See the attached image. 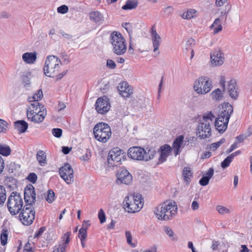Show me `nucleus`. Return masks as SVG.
Masks as SVG:
<instances>
[{
	"label": "nucleus",
	"mask_w": 252,
	"mask_h": 252,
	"mask_svg": "<svg viewBox=\"0 0 252 252\" xmlns=\"http://www.w3.org/2000/svg\"><path fill=\"white\" fill-rule=\"evenodd\" d=\"M24 199L26 204L19 215L21 221L24 225L32 224L35 219V211L32 206L34 203L36 193L34 188L32 185H28L25 189Z\"/></svg>",
	"instance_id": "f257e3e1"
},
{
	"label": "nucleus",
	"mask_w": 252,
	"mask_h": 252,
	"mask_svg": "<svg viewBox=\"0 0 252 252\" xmlns=\"http://www.w3.org/2000/svg\"><path fill=\"white\" fill-rule=\"evenodd\" d=\"M233 107L228 103L222 105L218 117L214 120V123L216 129L220 133H223L227 128L231 115L233 112Z\"/></svg>",
	"instance_id": "f03ea898"
},
{
	"label": "nucleus",
	"mask_w": 252,
	"mask_h": 252,
	"mask_svg": "<svg viewBox=\"0 0 252 252\" xmlns=\"http://www.w3.org/2000/svg\"><path fill=\"white\" fill-rule=\"evenodd\" d=\"M215 116L211 112L205 113L199 120L197 134L200 138L205 139L211 135V126L214 124Z\"/></svg>",
	"instance_id": "7ed1b4c3"
},
{
	"label": "nucleus",
	"mask_w": 252,
	"mask_h": 252,
	"mask_svg": "<svg viewBox=\"0 0 252 252\" xmlns=\"http://www.w3.org/2000/svg\"><path fill=\"white\" fill-rule=\"evenodd\" d=\"M177 206L175 202L166 201L158 205L155 213L159 220H170L177 214Z\"/></svg>",
	"instance_id": "20e7f679"
},
{
	"label": "nucleus",
	"mask_w": 252,
	"mask_h": 252,
	"mask_svg": "<svg viewBox=\"0 0 252 252\" xmlns=\"http://www.w3.org/2000/svg\"><path fill=\"white\" fill-rule=\"evenodd\" d=\"M47 115L45 107L39 102L30 103L27 110V116L29 120L34 123L42 122Z\"/></svg>",
	"instance_id": "39448f33"
},
{
	"label": "nucleus",
	"mask_w": 252,
	"mask_h": 252,
	"mask_svg": "<svg viewBox=\"0 0 252 252\" xmlns=\"http://www.w3.org/2000/svg\"><path fill=\"white\" fill-rule=\"evenodd\" d=\"M123 204L125 209L128 213L139 212L143 206V201L140 194L134 193L127 195L125 199Z\"/></svg>",
	"instance_id": "423d86ee"
},
{
	"label": "nucleus",
	"mask_w": 252,
	"mask_h": 252,
	"mask_svg": "<svg viewBox=\"0 0 252 252\" xmlns=\"http://www.w3.org/2000/svg\"><path fill=\"white\" fill-rule=\"evenodd\" d=\"M156 154L155 150H149L147 153L145 149L141 147L135 146L130 148L128 150V157L135 160L147 161L153 159Z\"/></svg>",
	"instance_id": "0eeeda50"
},
{
	"label": "nucleus",
	"mask_w": 252,
	"mask_h": 252,
	"mask_svg": "<svg viewBox=\"0 0 252 252\" xmlns=\"http://www.w3.org/2000/svg\"><path fill=\"white\" fill-rule=\"evenodd\" d=\"M62 63L56 56L49 55L46 57L43 68L44 74L49 77H53L59 72Z\"/></svg>",
	"instance_id": "6e6552de"
},
{
	"label": "nucleus",
	"mask_w": 252,
	"mask_h": 252,
	"mask_svg": "<svg viewBox=\"0 0 252 252\" xmlns=\"http://www.w3.org/2000/svg\"><path fill=\"white\" fill-rule=\"evenodd\" d=\"M110 42L115 54L121 55L126 52L127 49L126 44L124 37L120 32H112L110 37Z\"/></svg>",
	"instance_id": "1a4fd4ad"
},
{
	"label": "nucleus",
	"mask_w": 252,
	"mask_h": 252,
	"mask_svg": "<svg viewBox=\"0 0 252 252\" xmlns=\"http://www.w3.org/2000/svg\"><path fill=\"white\" fill-rule=\"evenodd\" d=\"M94 138L99 142L106 143L111 136L109 126L104 123H99L94 127Z\"/></svg>",
	"instance_id": "9d476101"
},
{
	"label": "nucleus",
	"mask_w": 252,
	"mask_h": 252,
	"mask_svg": "<svg viewBox=\"0 0 252 252\" xmlns=\"http://www.w3.org/2000/svg\"><path fill=\"white\" fill-rule=\"evenodd\" d=\"M7 205L12 215L18 214L23 206V201L21 195L12 192L8 198Z\"/></svg>",
	"instance_id": "9b49d317"
},
{
	"label": "nucleus",
	"mask_w": 252,
	"mask_h": 252,
	"mask_svg": "<svg viewBox=\"0 0 252 252\" xmlns=\"http://www.w3.org/2000/svg\"><path fill=\"white\" fill-rule=\"evenodd\" d=\"M125 157L124 152L118 147L111 149L107 158L108 164L109 167L114 168L121 164L122 160Z\"/></svg>",
	"instance_id": "f8f14e48"
},
{
	"label": "nucleus",
	"mask_w": 252,
	"mask_h": 252,
	"mask_svg": "<svg viewBox=\"0 0 252 252\" xmlns=\"http://www.w3.org/2000/svg\"><path fill=\"white\" fill-rule=\"evenodd\" d=\"M212 88V82L206 77H201L194 83L193 89L198 94H204L209 93Z\"/></svg>",
	"instance_id": "ddd939ff"
},
{
	"label": "nucleus",
	"mask_w": 252,
	"mask_h": 252,
	"mask_svg": "<svg viewBox=\"0 0 252 252\" xmlns=\"http://www.w3.org/2000/svg\"><path fill=\"white\" fill-rule=\"evenodd\" d=\"M225 78L224 76H221L220 83L222 87L223 91L227 90L229 95L233 98H236L238 94V88L236 86V81L231 79L228 82L227 87H225Z\"/></svg>",
	"instance_id": "4468645a"
},
{
	"label": "nucleus",
	"mask_w": 252,
	"mask_h": 252,
	"mask_svg": "<svg viewBox=\"0 0 252 252\" xmlns=\"http://www.w3.org/2000/svg\"><path fill=\"white\" fill-rule=\"evenodd\" d=\"M61 177L67 184H71L74 181V172L71 165L68 163L65 164L59 169Z\"/></svg>",
	"instance_id": "2eb2a0df"
},
{
	"label": "nucleus",
	"mask_w": 252,
	"mask_h": 252,
	"mask_svg": "<svg viewBox=\"0 0 252 252\" xmlns=\"http://www.w3.org/2000/svg\"><path fill=\"white\" fill-rule=\"evenodd\" d=\"M110 108L109 99L106 96L99 97L95 103L96 112L100 114L106 113Z\"/></svg>",
	"instance_id": "dca6fc26"
},
{
	"label": "nucleus",
	"mask_w": 252,
	"mask_h": 252,
	"mask_svg": "<svg viewBox=\"0 0 252 252\" xmlns=\"http://www.w3.org/2000/svg\"><path fill=\"white\" fill-rule=\"evenodd\" d=\"M117 183L129 185L132 181V176L131 174L125 168H122L118 171L117 174Z\"/></svg>",
	"instance_id": "f3484780"
},
{
	"label": "nucleus",
	"mask_w": 252,
	"mask_h": 252,
	"mask_svg": "<svg viewBox=\"0 0 252 252\" xmlns=\"http://www.w3.org/2000/svg\"><path fill=\"white\" fill-rule=\"evenodd\" d=\"M151 38L153 46L154 47L153 53L154 54L153 55V56L157 57L159 54L158 48L161 42V37L157 32L156 29L154 27L152 28Z\"/></svg>",
	"instance_id": "a211bd4d"
},
{
	"label": "nucleus",
	"mask_w": 252,
	"mask_h": 252,
	"mask_svg": "<svg viewBox=\"0 0 252 252\" xmlns=\"http://www.w3.org/2000/svg\"><path fill=\"white\" fill-rule=\"evenodd\" d=\"M211 63L213 66L221 65L224 62L223 54L220 50H216L210 54Z\"/></svg>",
	"instance_id": "6ab92c4d"
},
{
	"label": "nucleus",
	"mask_w": 252,
	"mask_h": 252,
	"mask_svg": "<svg viewBox=\"0 0 252 252\" xmlns=\"http://www.w3.org/2000/svg\"><path fill=\"white\" fill-rule=\"evenodd\" d=\"M172 150V148L168 144L161 146L158 151L159 157L158 163L160 164L165 162L169 156Z\"/></svg>",
	"instance_id": "aec40b11"
},
{
	"label": "nucleus",
	"mask_w": 252,
	"mask_h": 252,
	"mask_svg": "<svg viewBox=\"0 0 252 252\" xmlns=\"http://www.w3.org/2000/svg\"><path fill=\"white\" fill-rule=\"evenodd\" d=\"M118 90L120 94L124 97H128L132 93V89L126 82H123L119 84Z\"/></svg>",
	"instance_id": "412c9836"
},
{
	"label": "nucleus",
	"mask_w": 252,
	"mask_h": 252,
	"mask_svg": "<svg viewBox=\"0 0 252 252\" xmlns=\"http://www.w3.org/2000/svg\"><path fill=\"white\" fill-rule=\"evenodd\" d=\"M183 141L184 136L183 135L179 136L173 141L172 147L175 156L180 153V149L183 146Z\"/></svg>",
	"instance_id": "4be33fe9"
},
{
	"label": "nucleus",
	"mask_w": 252,
	"mask_h": 252,
	"mask_svg": "<svg viewBox=\"0 0 252 252\" xmlns=\"http://www.w3.org/2000/svg\"><path fill=\"white\" fill-rule=\"evenodd\" d=\"M90 19L96 24H102L104 21V17L102 13L98 11H94L90 13Z\"/></svg>",
	"instance_id": "5701e85b"
},
{
	"label": "nucleus",
	"mask_w": 252,
	"mask_h": 252,
	"mask_svg": "<svg viewBox=\"0 0 252 252\" xmlns=\"http://www.w3.org/2000/svg\"><path fill=\"white\" fill-rule=\"evenodd\" d=\"M22 59L26 63L32 64L36 60V53H25L22 55Z\"/></svg>",
	"instance_id": "b1692460"
},
{
	"label": "nucleus",
	"mask_w": 252,
	"mask_h": 252,
	"mask_svg": "<svg viewBox=\"0 0 252 252\" xmlns=\"http://www.w3.org/2000/svg\"><path fill=\"white\" fill-rule=\"evenodd\" d=\"M214 174V170L213 168H210L206 173L199 180V184L203 186L207 185L209 180L212 177Z\"/></svg>",
	"instance_id": "393cba45"
},
{
	"label": "nucleus",
	"mask_w": 252,
	"mask_h": 252,
	"mask_svg": "<svg viewBox=\"0 0 252 252\" xmlns=\"http://www.w3.org/2000/svg\"><path fill=\"white\" fill-rule=\"evenodd\" d=\"M15 128L19 133L25 132L28 127V123L23 120L16 121L14 123Z\"/></svg>",
	"instance_id": "a878e982"
},
{
	"label": "nucleus",
	"mask_w": 252,
	"mask_h": 252,
	"mask_svg": "<svg viewBox=\"0 0 252 252\" xmlns=\"http://www.w3.org/2000/svg\"><path fill=\"white\" fill-rule=\"evenodd\" d=\"M43 97V93L41 90H39L37 92L32 96H29L28 100L31 103H34L35 102H39L38 101L41 100Z\"/></svg>",
	"instance_id": "bb28decb"
},
{
	"label": "nucleus",
	"mask_w": 252,
	"mask_h": 252,
	"mask_svg": "<svg viewBox=\"0 0 252 252\" xmlns=\"http://www.w3.org/2000/svg\"><path fill=\"white\" fill-rule=\"evenodd\" d=\"M36 158L40 165L43 166L46 164V155L43 151L39 150L37 152Z\"/></svg>",
	"instance_id": "cd10ccee"
},
{
	"label": "nucleus",
	"mask_w": 252,
	"mask_h": 252,
	"mask_svg": "<svg viewBox=\"0 0 252 252\" xmlns=\"http://www.w3.org/2000/svg\"><path fill=\"white\" fill-rule=\"evenodd\" d=\"M137 0H127L125 5L122 6L124 10H131L137 6Z\"/></svg>",
	"instance_id": "c85d7f7f"
},
{
	"label": "nucleus",
	"mask_w": 252,
	"mask_h": 252,
	"mask_svg": "<svg viewBox=\"0 0 252 252\" xmlns=\"http://www.w3.org/2000/svg\"><path fill=\"white\" fill-rule=\"evenodd\" d=\"M211 96L213 100L220 101L223 98V93L220 89H216L212 92Z\"/></svg>",
	"instance_id": "c756f323"
},
{
	"label": "nucleus",
	"mask_w": 252,
	"mask_h": 252,
	"mask_svg": "<svg viewBox=\"0 0 252 252\" xmlns=\"http://www.w3.org/2000/svg\"><path fill=\"white\" fill-rule=\"evenodd\" d=\"M192 173L190 170V168L188 167H185L183 171V176L184 180L187 183H189L192 177Z\"/></svg>",
	"instance_id": "7c9ffc66"
},
{
	"label": "nucleus",
	"mask_w": 252,
	"mask_h": 252,
	"mask_svg": "<svg viewBox=\"0 0 252 252\" xmlns=\"http://www.w3.org/2000/svg\"><path fill=\"white\" fill-rule=\"evenodd\" d=\"M125 236L127 244L132 248H135L137 246L136 243L135 242V241H134L133 242L132 241V236L131 232L128 230L126 231L125 232Z\"/></svg>",
	"instance_id": "2f4dec72"
},
{
	"label": "nucleus",
	"mask_w": 252,
	"mask_h": 252,
	"mask_svg": "<svg viewBox=\"0 0 252 252\" xmlns=\"http://www.w3.org/2000/svg\"><path fill=\"white\" fill-rule=\"evenodd\" d=\"M11 153L9 146L0 144V154L4 156H8Z\"/></svg>",
	"instance_id": "473e14b6"
},
{
	"label": "nucleus",
	"mask_w": 252,
	"mask_h": 252,
	"mask_svg": "<svg viewBox=\"0 0 252 252\" xmlns=\"http://www.w3.org/2000/svg\"><path fill=\"white\" fill-rule=\"evenodd\" d=\"M45 230V227H40L38 231H36L34 233L33 237V243H36L38 245V241H39L40 236Z\"/></svg>",
	"instance_id": "72a5a7b5"
},
{
	"label": "nucleus",
	"mask_w": 252,
	"mask_h": 252,
	"mask_svg": "<svg viewBox=\"0 0 252 252\" xmlns=\"http://www.w3.org/2000/svg\"><path fill=\"white\" fill-rule=\"evenodd\" d=\"M196 11L194 9H189L185 12L182 14V17L184 19H189L193 18L195 14Z\"/></svg>",
	"instance_id": "f704fd0d"
},
{
	"label": "nucleus",
	"mask_w": 252,
	"mask_h": 252,
	"mask_svg": "<svg viewBox=\"0 0 252 252\" xmlns=\"http://www.w3.org/2000/svg\"><path fill=\"white\" fill-rule=\"evenodd\" d=\"M8 232L6 229H3L0 235L1 244L3 246L7 244Z\"/></svg>",
	"instance_id": "c9c22d12"
},
{
	"label": "nucleus",
	"mask_w": 252,
	"mask_h": 252,
	"mask_svg": "<svg viewBox=\"0 0 252 252\" xmlns=\"http://www.w3.org/2000/svg\"><path fill=\"white\" fill-rule=\"evenodd\" d=\"M216 210L220 214L222 215L229 214L230 212L229 209L221 205H218L216 207Z\"/></svg>",
	"instance_id": "e433bc0d"
},
{
	"label": "nucleus",
	"mask_w": 252,
	"mask_h": 252,
	"mask_svg": "<svg viewBox=\"0 0 252 252\" xmlns=\"http://www.w3.org/2000/svg\"><path fill=\"white\" fill-rule=\"evenodd\" d=\"M164 231L171 240L172 241L177 240V238L175 236L174 233L171 228L168 226H165L164 228Z\"/></svg>",
	"instance_id": "4c0bfd02"
},
{
	"label": "nucleus",
	"mask_w": 252,
	"mask_h": 252,
	"mask_svg": "<svg viewBox=\"0 0 252 252\" xmlns=\"http://www.w3.org/2000/svg\"><path fill=\"white\" fill-rule=\"evenodd\" d=\"M8 128V123L3 120L0 119V133H5Z\"/></svg>",
	"instance_id": "58836bf2"
},
{
	"label": "nucleus",
	"mask_w": 252,
	"mask_h": 252,
	"mask_svg": "<svg viewBox=\"0 0 252 252\" xmlns=\"http://www.w3.org/2000/svg\"><path fill=\"white\" fill-rule=\"evenodd\" d=\"M6 198L5 188L0 186V204L2 205L5 202Z\"/></svg>",
	"instance_id": "ea45409f"
},
{
	"label": "nucleus",
	"mask_w": 252,
	"mask_h": 252,
	"mask_svg": "<svg viewBox=\"0 0 252 252\" xmlns=\"http://www.w3.org/2000/svg\"><path fill=\"white\" fill-rule=\"evenodd\" d=\"M71 235V232H66L62 237V242L61 243L63 244H64L66 246L68 245L70 242V236Z\"/></svg>",
	"instance_id": "a19ab883"
},
{
	"label": "nucleus",
	"mask_w": 252,
	"mask_h": 252,
	"mask_svg": "<svg viewBox=\"0 0 252 252\" xmlns=\"http://www.w3.org/2000/svg\"><path fill=\"white\" fill-rule=\"evenodd\" d=\"M78 237L80 239H86L87 237V227H85V224L79 230Z\"/></svg>",
	"instance_id": "79ce46f5"
},
{
	"label": "nucleus",
	"mask_w": 252,
	"mask_h": 252,
	"mask_svg": "<svg viewBox=\"0 0 252 252\" xmlns=\"http://www.w3.org/2000/svg\"><path fill=\"white\" fill-rule=\"evenodd\" d=\"M225 141L224 138H222L219 141L212 143L210 147V150L214 151L216 150Z\"/></svg>",
	"instance_id": "37998d69"
},
{
	"label": "nucleus",
	"mask_w": 252,
	"mask_h": 252,
	"mask_svg": "<svg viewBox=\"0 0 252 252\" xmlns=\"http://www.w3.org/2000/svg\"><path fill=\"white\" fill-rule=\"evenodd\" d=\"M46 200L49 203H51L55 199V193L52 190H48L47 196L45 197Z\"/></svg>",
	"instance_id": "c03bdc74"
},
{
	"label": "nucleus",
	"mask_w": 252,
	"mask_h": 252,
	"mask_svg": "<svg viewBox=\"0 0 252 252\" xmlns=\"http://www.w3.org/2000/svg\"><path fill=\"white\" fill-rule=\"evenodd\" d=\"M67 246L60 243L58 246H55L53 248V252H66V248Z\"/></svg>",
	"instance_id": "a18cd8bd"
},
{
	"label": "nucleus",
	"mask_w": 252,
	"mask_h": 252,
	"mask_svg": "<svg viewBox=\"0 0 252 252\" xmlns=\"http://www.w3.org/2000/svg\"><path fill=\"white\" fill-rule=\"evenodd\" d=\"M232 160L233 159L231 158L229 156H228L221 163V167L224 169L228 167L230 163L232 162Z\"/></svg>",
	"instance_id": "49530a36"
},
{
	"label": "nucleus",
	"mask_w": 252,
	"mask_h": 252,
	"mask_svg": "<svg viewBox=\"0 0 252 252\" xmlns=\"http://www.w3.org/2000/svg\"><path fill=\"white\" fill-rule=\"evenodd\" d=\"M195 40L192 38H189L186 44V50L187 51L192 49V46L195 45Z\"/></svg>",
	"instance_id": "de8ad7c7"
},
{
	"label": "nucleus",
	"mask_w": 252,
	"mask_h": 252,
	"mask_svg": "<svg viewBox=\"0 0 252 252\" xmlns=\"http://www.w3.org/2000/svg\"><path fill=\"white\" fill-rule=\"evenodd\" d=\"M52 133L55 137L60 138L62 136L63 130L61 128H55L52 129Z\"/></svg>",
	"instance_id": "09e8293b"
},
{
	"label": "nucleus",
	"mask_w": 252,
	"mask_h": 252,
	"mask_svg": "<svg viewBox=\"0 0 252 252\" xmlns=\"http://www.w3.org/2000/svg\"><path fill=\"white\" fill-rule=\"evenodd\" d=\"M68 11V7L66 5H62L57 8V12L61 14H65Z\"/></svg>",
	"instance_id": "8fccbe9b"
},
{
	"label": "nucleus",
	"mask_w": 252,
	"mask_h": 252,
	"mask_svg": "<svg viewBox=\"0 0 252 252\" xmlns=\"http://www.w3.org/2000/svg\"><path fill=\"white\" fill-rule=\"evenodd\" d=\"M98 217L101 223L106 221L105 214L102 209H100L98 212Z\"/></svg>",
	"instance_id": "3c124183"
},
{
	"label": "nucleus",
	"mask_w": 252,
	"mask_h": 252,
	"mask_svg": "<svg viewBox=\"0 0 252 252\" xmlns=\"http://www.w3.org/2000/svg\"><path fill=\"white\" fill-rule=\"evenodd\" d=\"M91 152L90 150H87L86 153L83 155L81 158V160L84 161H88L91 157Z\"/></svg>",
	"instance_id": "603ef678"
},
{
	"label": "nucleus",
	"mask_w": 252,
	"mask_h": 252,
	"mask_svg": "<svg viewBox=\"0 0 252 252\" xmlns=\"http://www.w3.org/2000/svg\"><path fill=\"white\" fill-rule=\"evenodd\" d=\"M28 180L32 183H35L37 180V175L34 173H31L27 177Z\"/></svg>",
	"instance_id": "864d4df0"
},
{
	"label": "nucleus",
	"mask_w": 252,
	"mask_h": 252,
	"mask_svg": "<svg viewBox=\"0 0 252 252\" xmlns=\"http://www.w3.org/2000/svg\"><path fill=\"white\" fill-rule=\"evenodd\" d=\"M106 64L107 67L111 69H114L116 66L115 63L112 60H108Z\"/></svg>",
	"instance_id": "5fc2aeb1"
},
{
	"label": "nucleus",
	"mask_w": 252,
	"mask_h": 252,
	"mask_svg": "<svg viewBox=\"0 0 252 252\" xmlns=\"http://www.w3.org/2000/svg\"><path fill=\"white\" fill-rule=\"evenodd\" d=\"M248 136L244 135V134H241L237 137H236V141L237 142V144L239 143H241L243 142L247 138Z\"/></svg>",
	"instance_id": "6e6d98bb"
},
{
	"label": "nucleus",
	"mask_w": 252,
	"mask_h": 252,
	"mask_svg": "<svg viewBox=\"0 0 252 252\" xmlns=\"http://www.w3.org/2000/svg\"><path fill=\"white\" fill-rule=\"evenodd\" d=\"M220 243L219 241L214 240L212 242V245L211 246V248L213 251H216L218 249V247L220 245Z\"/></svg>",
	"instance_id": "4d7b16f0"
},
{
	"label": "nucleus",
	"mask_w": 252,
	"mask_h": 252,
	"mask_svg": "<svg viewBox=\"0 0 252 252\" xmlns=\"http://www.w3.org/2000/svg\"><path fill=\"white\" fill-rule=\"evenodd\" d=\"M227 16V12L226 11H221L219 18H220L221 21H225L226 20Z\"/></svg>",
	"instance_id": "13d9d810"
},
{
	"label": "nucleus",
	"mask_w": 252,
	"mask_h": 252,
	"mask_svg": "<svg viewBox=\"0 0 252 252\" xmlns=\"http://www.w3.org/2000/svg\"><path fill=\"white\" fill-rule=\"evenodd\" d=\"M199 203L196 201H193L192 203H191V209L195 211V210H197L198 208H199Z\"/></svg>",
	"instance_id": "bf43d9fd"
},
{
	"label": "nucleus",
	"mask_w": 252,
	"mask_h": 252,
	"mask_svg": "<svg viewBox=\"0 0 252 252\" xmlns=\"http://www.w3.org/2000/svg\"><path fill=\"white\" fill-rule=\"evenodd\" d=\"M238 147V146H237V142H235L234 143H233L231 146V147H230V148L227 150V153H229L231 152H232L233 150H234L235 149H236Z\"/></svg>",
	"instance_id": "052dcab7"
},
{
	"label": "nucleus",
	"mask_w": 252,
	"mask_h": 252,
	"mask_svg": "<svg viewBox=\"0 0 252 252\" xmlns=\"http://www.w3.org/2000/svg\"><path fill=\"white\" fill-rule=\"evenodd\" d=\"M220 18H218L215 20L213 24L210 26V28H213L215 25L218 26L219 25H221L220 24Z\"/></svg>",
	"instance_id": "680f3d73"
},
{
	"label": "nucleus",
	"mask_w": 252,
	"mask_h": 252,
	"mask_svg": "<svg viewBox=\"0 0 252 252\" xmlns=\"http://www.w3.org/2000/svg\"><path fill=\"white\" fill-rule=\"evenodd\" d=\"M173 11V8L171 6L167 7L164 10V12L167 15H169Z\"/></svg>",
	"instance_id": "e2e57ef3"
},
{
	"label": "nucleus",
	"mask_w": 252,
	"mask_h": 252,
	"mask_svg": "<svg viewBox=\"0 0 252 252\" xmlns=\"http://www.w3.org/2000/svg\"><path fill=\"white\" fill-rule=\"evenodd\" d=\"M240 252H250V250L246 245H242L240 247Z\"/></svg>",
	"instance_id": "0e129e2a"
},
{
	"label": "nucleus",
	"mask_w": 252,
	"mask_h": 252,
	"mask_svg": "<svg viewBox=\"0 0 252 252\" xmlns=\"http://www.w3.org/2000/svg\"><path fill=\"white\" fill-rule=\"evenodd\" d=\"M222 30V26L221 25H219L217 27L215 28L213 31V33L214 34L219 32Z\"/></svg>",
	"instance_id": "69168bd1"
},
{
	"label": "nucleus",
	"mask_w": 252,
	"mask_h": 252,
	"mask_svg": "<svg viewBox=\"0 0 252 252\" xmlns=\"http://www.w3.org/2000/svg\"><path fill=\"white\" fill-rule=\"evenodd\" d=\"M123 27H124L128 32L129 33L130 28L131 27V25L129 23H125L122 24Z\"/></svg>",
	"instance_id": "338daca9"
},
{
	"label": "nucleus",
	"mask_w": 252,
	"mask_h": 252,
	"mask_svg": "<svg viewBox=\"0 0 252 252\" xmlns=\"http://www.w3.org/2000/svg\"><path fill=\"white\" fill-rule=\"evenodd\" d=\"M71 148H69L68 147L63 146L62 147V152L63 154L66 155L68 154L70 151Z\"/></svg>",
	"instance_id": "774afa93"
}]
</instances>
